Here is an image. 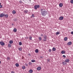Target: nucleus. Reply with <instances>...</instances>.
I'll return each instance as SVG.
<instances>
[{
	"label": "nucleus",
	"instance_id": "1",
	"mask_svg": "<svg viewBox=\"0 0 73 73\" xmlns=\"http://www.w3.org/2000/svg\"><path fill=\"white\" fill-rule=\"evenodd\" d=\"M41 13L42 15L43 16H45L47 14V11L45 10V9H41Z\"/></svg>",
	"mask_w": 73,
	"mask_h": 73
},
{
	"label": "nucleus",
	"instance_id": "2",
	"mask_svg": "<svg viewBox=\"0 0 73 73\" xmlns=\"http://www.w3.org/2000/svg\"><path fill=\"white\" fill-rule=\"evenodd\" d=\"M40 8V5H36L34 7V9H35V10H36V9H37V8Z\"/></svg>",
	"mask_w": 73,
	"mask_h": 73
},
{
	"label": "nucleus",
	"instance_id": "3",
	"mask_svg": "<svg viewBox=\"0 0 73 73\" xmlns=\"http://www.w3.org/2000/svg\"><path fill=\"white\" fill-rule=\"evenodd\" d=\"M43 42H45L46 41V40L47 39V38L46 37V36L44 35L43 36Z\"/></svg>",
	"mask_w": 73,
	"mask_h": 73
},
{
	"label": "nucleus",
	"instance_id": "4",
	"mask_svg": "<svg viewBox=\"0 0 73 73\" xmlns=\"http://www.w3.org/2000/svg\"><path fill=\"white\" fill-rule=\"evenodd\" d=\"M5 16V13H2L0 14V17H3Z\"/></svg>",
	"mask_w": 73,
	"mask_h": 73
},
{
	"label": "nucleus",
	"instance_id": "5",
	"mask_svg": "<svg viewBox=\"0 0 73 73\" xmlns=\"http://www.w3.org/2000/svg\"><path fill=\"white\" fill-rule=\"evenodd\" d=\"M0 44L1 45H5V43H4L3 41H1L0 42Z\"/></svg>",
	"mask_w": 73,
	"mask_h": 73
},
{
	"label": "nucleus",
	"instance_id": "6",
	"mask_svg": "<svg viewBox=\"0 0 73 73\" xmlns=\"http://www.w3.org/2000/svg\"><path fill=\"white\" fill-rule=\"evenodd\" d=\"M24 12L25 14H27V13H28V10H25L24 11Z\"/></svg>",
	"mask_w": 73,
	"mask_h": 73
},
{
	"label": "nucleus",
	"instance_id": "7",
	"mask_svg": "<svg viewBox=\"0 0 73 73\" xmlns=\"http://www.w3.org/2000/svg\"><path fill=\"white\" fill-rule=\"evenodd\" d=\"M65 61L66 62H69L70 61V60L68 59H66L65 60Z\"/></svg>",
	"mask_w": 73,
	"mask_h": 73
},
{
	"label": "nucleus",
	"instance_id": "8",
	"mask_svg": "<svg viewBox=\"0 0 73 73\" xmlns=\"http://www.w3.org/2000/svg\"><path fill=\"white\" fill-rule=\"evenodd\" d=\"M72 42H68L67 44L68 45V46H69V45H72Z\"/></svg>",
	"mask_w": 73,
	"mask_h": 73
},
{
	"label": "nucleus",
	"instance_id": "9",
	"mask_svg": "<svg viewBox=\"0 0 73 73\" xmlns=\"http://www.w3.org/2000/svg\"><path fill=\"white\" fill-rule=\"evenodd\" d=\"M64 19V17H60L59 18V20H62L63 19Z\"/></svg>",
	"mask_w": 73,
	"mask_h": 73
},
{
	"label": "nucleus",
	"instance_id": "10",
	"mask_svg": "<svg viewBox=\"0 0 73 73\" xmlns=\"http://www.w3.org/2000/svg\"><path fill=\"white\" fill-rule=\"evenodd\" d=\"M56 49L55 47H53L52 49V51H53L54 52H55L56 51Z\"/></svg>",
	"mask_w": 73,
	"mask_h": 73
},
{
	"label": "nucleus",
	"instance_id": "11",
	"mask_svg": "<svg viewBox=\"0 0 73 73\" xmlns=\"http://www.w3.org/2000/svg\"><path fill=\"white\" fill-rule=\"evenodd\" d=\"M59 6L60 7H62L63 6V4L62 3H60L59 4Z\"/></svg>",
	"mask_w": 73,
	"mask_h": 73
},
{
	"label": "nucleus",
	"instance_id": "12",
	"mask_svg": "<svg viewBox=\"0 0 73 73\" xmlns=\"http://www.w3.org/2000/svg\"><path fill=\"white\" fill-rule=\"evenodd\" d=\"M65 50H63L61 51V53L62 54H64V53H65Z\"/></svg>",
	"mask_w": 73,
	"mask_h": 73
},
{
	"label": "nucleus",
	"instance_id": "13",
	"mask_svg": "<svg viewBox=\"0 0 73 73\" xmlns=\"http://www.w3.org/2000/svg\"><path fill=\"white\" fill-rule=\"evenodd\" d=\"M13 31H14V32H17V29H16V28H15L14 29Z\"/></svg>",
	"mask_w": 73,
	"mask_h": 73
},
{
	"label": "nucleus",
	"instance_id": "14",
	"mask_svg": "<svg viewBox=\"0 0 73 73\" xmlns=\"http://www.w3.org/2000/svg\"><path fill=\"white\" fill-rule=\"evenodd\" d=\"M40 69H41V67H38L37 68L38 70H40Z\"/></svg>",
	"mask_w": 73,
	"mask_h": 73
},
{
	"label": "nucleus",
	"instance_id": "15",
	"mask_svg": "<svg viewBox=\"0 0 73 73\" xmlns=\"http://www.w3.org/2000/svg\"><path fill=\"white\" fill-rule=\"evenodd\" d=\"M35 53H38V49H36L35 50Z\"/></svg>",
	"mask_w": 73,
	"mask_h": 73
},
{
	"label": "nucleus",
	"instance_id": "16",
	"mask_svg": "<svg viewBox=\"0 0 73 73\" xmlns=\"http://www.w3.org/2000/svg\"><path fill=\"white\" fill-rule=\"evenodd\" d=\"M64 41H67L68 40V37H65L64 39Z\"/></svg>",
	"mask_w": 73,
	"mask_h": 73
},
{
	"label": "nucleus",
	"instance_id": "17",
	"mask_svg": "<svg viewBox=\"0 0 73 73\" xmlns=\"http://www.w3.org/2000/svg\"><path fill=\"white\" fill-rule=\"evenodd\" d=\"M29 72L30 73H32L33 72V70H32V69H31L29 70Z\"/></svg>",
	"mask_w": 73,
	"mask_h": 73
},
{
	"label": "nucleus",
	"instance_id": "18",
	"mask_svg": "<svg viewBox=\"0 0 73 73\" xmlns=\"http://www.w3.org/2000/svg\"><path fill=\"white\" fill-rule=\"evenodd\" d=\"M4 16L5 17H6V18H7V17H8V14H5V15Z\"/></svg>",
	"mask_w": 73,
	"mask_h": 73
},
{
	"label": "nucleus",
	"instance_id": "19",
	"mask_svg": "<svg viewBox=\"0 0 73 73\" xmlns=\"http://www.w3.org/2000/svg\"><path fill=\"white\" fill-rule=\"evenodd\" d=\"M16 11H12L13 14H15L16 13Z\"/></svg>",
	"mask_w": 73,
	"mask_h": 73
},
{
	"label": "nucleus",
	"instance_id": "20",
	"mask_svg": "<svg viewBox=\"0 0 73 73\" xmlns=\"http://www.w3.org/2000/svg\"><path fill=\"white\" fill-rule=\"evenodd\" d=\"M15 66L17 67H18L19 66V64L18 63H16L15 64Z\"/></svg>",
	"mask_w": 73,
	"mask_h": 73
},
{
	"label": "nucleus",
	"instance_id": "21",
	"mask_svg": "<svg viewBox=\"0 0 73 73\" xmlns=\"http://www.w3.org/2000/svg\"><path fill=\"white\" fill-rule=\"evenodd\" d=\"M18 49L20 51L22 50V48H21V47L19 48Z\"/></svg>",
	"mask_w": 73,
	"mask_h": 73
},
{
	"label": "nucleus",
	"instance_id": "22",
	"mask_svg": "<svg viewBox=\"0 0 73 73\" xmlns=\"http://www.w3.org/2000/svg\"><path fill=\"white\" fill-rule=\"evenodd\" d=\"M62 64L64 65H66V63H65V62H62Z\"/></svg>",
	"mask_w": 73,
	"mask_h": 73
},
{
	"label": "nucleus",
	"instance_id": "23",
	"mask_svg": "<svg viewBox=\"0 0 73 73\" xmlns=\"http://www.w3.org/2000/svg\"><path fill=\"white\" fill-rule=\"evenodd\" d=\"M8 46L9 48H11V44H8Z\"/></svg>",
	"mask_w": 73,
	"mask_h": 73
},
{
	"label": "nucleus",
	"instance_id": "24",
	"mask_svg": "<svg viewBox=\"0 0 73 73\" xmlns=\"http://www.w3.org/2000/svg\"><path fill=\"white\" fill-rule=\"evenodd\" d=\"M22 68L23 69H25V66H23L22 67Z\"/></svg>",
	"mask_w": 73,
	"mask_h": 73
},
{
	"label": "nucleus",
	"instance_id": "25",
	"mask_svg": "<svg viewBox=\"0 0 73 73\" xmlns=\"http://www.w3.org/2000/svg\"><path fill=\"white\" fill-rule=\"evenodd\" d=\"M10 44H12L13 42V41L10 40L9 42Z\"/></svg>",
	"mask_w": 73,
	"mask_h": 73
},
{
	"label": "nucleus",
	"instance_id": "26",
	"mask_svg": "<svg viewBox=\"0 0 73 73\" xmlns=\"http://www.w3.org/2000/svg\"><path fill=\"white\" fill-rule=\"evenodd\" d=\"M31 61L32 62H35L36 60H31Z\"/></svg>",
	"mask_w": 73,
	"mask_h": 73
},
{
	"label": "nucleus",
	"instance_id": "27",
	"mask_svg": "<svg viewBox=\"0 0 73 73\" xmlns=\"http://www.w3.org/2000/svg\"><path fill=\"white\" fill-rule=\"evenodd\" d=\"M7 60H9H9H10V58L8 57H7Z\"/></svg>",
	"mask_w": 73,
	"mask_h": 73
},
{
	"label": "nucleus",
	"instance_id": "28",
	"mask_svg": "<svg viewBox=\"0 0 73 73\" xmlns=\"http://www.w3.org/2000/svg\"><path fill=\"white\" fill-rule=\"evenodd\" d=\"M70 3H71V4H73V0H71L70 1Z\"/></svg>",
	"mask_w": 73,
	"mask_h": 73
},
{
	"label": "nucleus",
	"instance_id": "29",
	"mask_svg": "<svg viewBox=\"0 0 73 73\" xmlns=\"http://www.w3.org/2000/svg\"><path fill=\"white\" fill-rule=\"evenodd\" d=\"M19 3L20 4H21L22 3H23V2H22V1H21H21H19Z\"/></svg>",
	"mask_w": 73,
	"mask_h": 73
},
{
	"label": "nucleus",
	"instance_id": "30",
	"mask_svg": "<svg viewBox=\"0 0 73 73\" xmlns=\"http://www.w3.org/2000/svg\"><path fill=\"white\" fill-rule=\"evenodd\" d=\"M38 39L40 41L41 40V37H39Z\"/></svg>",
	"mask_w": 73,
	"mask_h": 73
},
{
	"label": "nucleus",
	"instance_id": "31",
	"mask_svg": "<svg viewBox=\"0 0 73 73\" xmlns=\"http://www.w3.org/2000/svg\"><path fill=\"white\" fill-rule=\"evenodd\" d=\"M19 45H22V43L21 42H19Z\"/></svg>",
	"mask_w": 73,
	"mask_h": 73
},
{
	"label": "nucleus",
	"instance_id": "32",
	"mask_svg": "<svg viewBox=\"0 0 73 73\" xmlns=\"http://www.w3.org/2000/svg\"><path fill=\"white\" fill-rule=\"evenodd\" d=\"M17 19H14L13 20V21H17Z\"/></svg>",
	"mask_w": 73,
	"mask_h": 73
},
{
	"label": "nucleus",
	"instance_id": "33",
	"mask_svg": "<svg viewBox=\"0 0 73 73\" xmlns=\"http://www.w3.org/2000/svg\"><path fill=\"white\" fill-rule=\"evenodd\" d=\"M56 35H59V32H57L56 33Z\"/></svg>",
	"mask_w": 73,
	"mask_h": 73
},
{
	"label": "nucleus",
	"instance_id": "34",
	"mask_svg": "<svg viewBox=\"0 0 73 73\" xmlns=\"http://www.w3.org/2000/svg\"><path fill=\"white\" fill-rule=\"evenodd\" d=\"M51 51H52V50L50 49L48 51L50 53V52H51Z\"/></svg>",
	"mask_w": 73,
	"mask_h": 73
},
{
	"label": "nucleus",
	"instance_id": "35",
	"mask_svg": "<svg viewBox=\"0 0 73 73\" xmlns=\"http://www.w3.org/2000/svg\"><path fill=\"white\" fill-rule=\"evenodd\" d=\"M47 62H49L50 61V59H49L47 60Z\"/></svg>",
	"mask_w": 73,
	"mask_h": 73
},
{
	"label": "nucleus",
	"instance_id": "36",
	"mask_svg": "<svg viewBox=\"0 0 73 73\" xmlns=\"http://www.w3.org/2000/svg\"><path fill=\"white\" fill-rule=\"evenodd\" d=\"M29 39L30 40H32V36H30L29 37Z\"/></svg>",
	"mask_w": 73,
	"mask_h": 73
},
{
	"label": "nucleus",
	"instance_id": "37",
	"mask_svg": "<svg viewBox=\"0 0 73 73\" xmlns=\"http://www.w3.org/2000/svg\"><path fill=\"white\" fill-rule=\"evenodd\" d=\"M63 57H64V58H66V56L65 55H63Z\"/></svg>",
	"mask_w": 73,
	"mask_h": 73
},
{
	"label": "nucleus",
	"instance_id": "38",
	"mask_svg": "<svg viewBox=\"0 0 73 73\" xmlns=\"http://www.w3.org/2000/svg\"><path fill=\"white\" fill-rule=\"evenodd\" d=\"M32 16L33 17H35V16L34 15V14H32Z\"/></svg>",
	"mask_w": 73,
	"mask_h": 73
},
{
	"label": "nucleus",
	"instance_id": "39",
	"mask_svg": "<svg viewBox=\"0 0 73 73\" xmlns=\"http://www.w3.org/2000/svg\"><path fill=\"white\" fill-rule=\"evenodd\" d=\"M43 36H44V35H43V34H41V37H43Z\"/></svg>",
	"mask_w": 73,
	"mask_h": 73
},
{
	"label": "nucleus",
	"instance_id": "40",
	"mask_svg": "<svg viewBox=\"0 0 73 73\" xmlns=\"http://www.w3.org/2000/svg\"><path fill=\"white\" fill-rule=\"evenodd\" d=\"M3 8V5H0V8Z\"/></svg>",
	"mask_w": 73,
	"mask_h": 73
},
{
	"label": "nucleus",
	"instance_id": "41",
	"mask_svg": "<svg viewBox=\"0 0 73 73\" xmlns=\"http://www.w3.org/2000/svg\"><path fill=\"white\" fill-rule=\"evenodd\" d=\"M11 73H15L13 71H12L11 72Z\"/></svg>",
	"mask_w": 73,
	"mask_h": 73
},
{
	"label": "nucleus",
	"instance_id": "42",
	"mask_svg": "<svg viewBox=\"0 0 73 73\" xmlns=\"http://www.w3.org/2000/svg\"><path fill=\"white\" fill-rule=\"evenodd\" d=\"M71 34H72V35H73V31L71 32Z\"/></svg>",
	"mask_w": 73,
	"mask_h": 73
},
{
	"label": "nucleus",
	"instance_id": "43",
	"mask_svg": "<svg viewBox=\"0 0 73 73\" xmlns=\"http://www.w3.org/2000/svg\"><path fill=\"white\" fill-rule=\"evenodd\" d=\"M25 65H26V66H28V64L27 63H26L25 64Z\"/></svg>",
	"mask_w": 73,
	"mask_h": 73
},
{
	"label": "nucleus",
	"instance_id": "44",
	"mask_svg": "<svg viewBox=\"0 0 73 73\" xmlns=\"http://www.w3.org/2000/svg\"><path fill=\"white\" fill-rule=\"evenodd\" d=\"M14 25V24H12V25Z\"/></svg>",
	"mask_w": 73,
	"mask_h": 73
},
{
	"label": "nucleus",
	"instance_id": "45",
	"mask_svg": "<svg viewBox=\"0 0 73 73\" xmlns=\"http://www.w3.org/2000/svg\"><path fill=\"white\" fill-rule=\"evenodd\" d=\"M32 17H33L32 16H31V18H32Z\"/></svg>",
	"mask_w": 73,
	"mask_h": 73
},
{
	"label": "nucleus",
	"instance_id": "46",
	"mask_svg": "<svg viewBox=\"0 0 73 73\" xmlns=\"http://www.w3.org/2000/svg\"><path fill=\"white\" fill-rule=\"evenodd\" d=\"M0 64H1V61L0 60Z\"/></svg>",
	"mask_w": 73,
	"mask_h": 73
},
{
	"label": "nucleus",
	"instance_id": "47",
	"mask_svg": "<svg viewBox=\"0 0 73 73\" xmlns=\"http://www.w3.org/2000/svg\"><path fill=\"white\" fill-rule=\"evenodd\" d=\"M40 58H42V57L40 56Z\"/></svg>",
	"mask_w": 73,
	"mask_h": 73
},
{
	"label": "nucleus",
	"instance_id": "48",
	"mask_svg": "<svg viewBox=\"0 0 73 73\" xmlns=\"http://www.w3.org/2000/svg\"><path fill=\"white\" fill-rule=\"evenodd\" d=\"M30 63H31L30 62H29V64H30Z\"/></svg>",
	"mask_w": 73,
	"mask_h": 73
},
{
	"label": "nucleus",
	"instance_id": "49",
	"mask_svg": "<svg viewBox=\"0 0 73 73\" xmlns=\"http://www.w3.org/2000/svg\"><path fill=\"white\" fill-rule=\"evenodd\" d=\"M0 5H1V3L0 2Z\"/></svg>",
	"mask_w": 73,
	"mask_h": 73
}]
</instances>
